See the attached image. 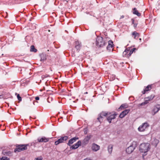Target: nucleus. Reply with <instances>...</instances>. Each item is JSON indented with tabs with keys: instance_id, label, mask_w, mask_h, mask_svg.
<instances>
[{
	"instance_id": "obj_1",
	"label": "nucleus",
	"mask_w": 160,
	"mask_h": 160,
	"mask_svg": "<svg viewBox=\"0 0 160 160\" xmlns=\"http://www.w3.org/2000/svg\"><path fill=\"white\" fill-rule=\"evenodd\" d=\"M150 144L148 143H144L140 144L139 150L142 152L145 153L147 152L150 148Z\"/></svg>"
},
{
	"instance_id": "obj_2",
	"label": "nucleus",
	"mask_w": 160,
	"mask_h": 160,
	"mask_svg": "<svg viewBox=\"0 0 160 160\" xmlns=\"http://www.w3.org/2000/svg\"><path fill=\"white\" fill-rule=\"evenodd\" d=\"M28 146V144H17L16 145V148L14 150L15 152H20L22 151L27 150V147Z\"/></svg>"
},
{
	"instance_id": "obj_3",
	"label": "nucleus",
	"mask_w": 160,
	"mask_h": 160,
	"mask_svg": "<svg viewBox=\"0 0 160 160\" xmlns=\"http://www.w3.org/2000/svg\"><path fill=\"white\" fill-rule=\"evenodd\" d=\"M111 112H102L98 115V119L100 122H101L103 120V117H106L110 114Z\"/></svg>"
},
{
	"instance_id": "obj_4",
	"label": "nucleus",
	"mask_w": 160,
	"mask_h": 160,
	"mask_svg": "<svg viewBox=\"0 0 160 160\" xmlns=\"http://www.w3.org/2000/svg\"><path fill=\"white\" fill-rule=\"evenodd\" d=\"M105 43H106L103 41L102 37H99L97 38L96 43L97 46L100 47H102L104 46Z\"/></svg>"
},
{
	"instance_id": "obj_5",
	"label": "nucleus",
	"mask_w": 160,
	"mask_h": 160,
	"mask_svg": "<svg viewBox=\"0 0 160 160\" xmlns=\"http://www.w3.org/2000/svg\"><path fill=\"white\" fill-rule=\"evenodd\" d=\"M149 126V124L147 122H145L140 125L138 128V129L140 132H143Z\"/></svg>"
},
{
	"instance_id": "obj_6",
	"label": "nucleus",
	"mask_w": 160,
	"mask_h": 160,
	"mask_svg": "<svg viewBox=\"0 0 160 160\" xmlns=\"http://www.w3.org/2000/svg\"><path fill=\"white\" fill-rule=\"evenodd\" d=\"M92 137L91 135H88L81 142V145L84 146L87 144L89 142V140Z\"/></svg>"
},
{
	"instance_id": "obj_7",
	"label": "nucleus",
	"mask_w": 160,
	"mask_h": 160,
	"mask_svg": "<svg viewBox=\"0 0 160 160\" xmlns=\"http://www.w3.org/2000/svg\"><path fill=\"white\" fill-rule=\"evenodd\" d=\"M160 110V105L157 104L153 108L151 112V113L152 115H154Z\"/></svg>"
},
{
	"instance_id": "obj_8",
	"label": "nucleus",
	"mask_w": 160,
	"mask_h": 160,
	"mask_svg": "<svg viewBox=\"0 0 160 160\" xmlns=\"http://www.w3.org/2000/svg\"><path fill=\"white\" fill-rule=\"evenodd\" d=\"M68 138V137L67 136H64L61 138L59 139L58 140L55 142V145H58L60 143L63 142L64 141H66Z\"/></svg>"
},
{
	"instance_id": "obj_9",
	"label": "nucleus",
	"mask_w": 160,
	"mask_h": 160,
	"mask_svg": "<svg viewBox=\"0 0 160 160\" xmlns=\"http://www.w3.org/2000/svg\"><path fill=\"white\" fill-rule=\"evenodd\" d=\"M116 115L117 114L115 113L112 114L111 113L110 115L106 116L107 117V121L110 123L111 122L112 120L115 118Z\"/></svg>"
},
{
	"instance_id": "obj_10",
	"label": "nucleus",
	"mask_w": 160,
	"mask_h": 160,
	"mask_svg": "<svg viewBox=\"0 0 160 160\" xmlns=\"http://www.w3.org/2000/svg\"><path fill=\"white\" fill-rule=\"evenodd\" d=\"M91 148L93 151L97 152L100 149V146L93 143L92 145Z\"/></svg>"
},
{
	"instance_id": "obj_11",
	"label": "nucleus",
	"mask_w": 160,
	"mask_h": 160,
	"mask_svg": "<svg viewBox=\"0 0 160 160\" xmlns=\"http://www.w3.org/2000/svg\"><path fill=\"white\" fill-rule=\"evenodd\" d=\"M50 138H47L45 137H42L41 138H38L37 140L39 142H46L49 141Z\"/></svg>"
},
{
	"instance_id": "obj_12",
	"label": "nucleus",
	"mask_w": 160,
	"mask_h": 160,
	"mask_svg": "<svg viewBox=\"0 0 160 160\" xmlns=\"http://www.w3.org/2000/svg\"><path fill=\"white\" fill-rule=\"evenodd\" d=\"M135 148V147L133 145H131L126 149V151L128 153L130 154L133 151Z\"/></svg>"
},
{
	"instance_id": "obj_13",
	"label": "nucleus",
	"mask_w": 160,
	"mask_h": 160,
	"mask_svg": "<svg viewBox=\"0 0 160 160\" xmlns=\"http://www.w3.org/2000/svg\"><path fill=\"white\" fill-rule=\"evenodd\" d=\"M129 109H126L122 112L119 116V117L120 118H122L129 112Z\"/></svg>"
},
{
	"instance_id": "obj_14",
	"label": "nucleus",
	"mask_w": 160,
	"mask_h": 160,
	"mask_svg": "<svg viewBox=\"0 0 160 160\" xmlns=\"http://www.w3.org/2000/svg\"><path fill=\"white\" fill-rule=\"evenodd\" d=\"M81 145V142L80 141H78L76 144L72 146L70 149H74L77 148L79 146Z\"/></svg>"
},
{
	"instance_id": "obj_15",
	"label": "nucleus",
	"mask_w": 160,
	"mask_h": 160,
	"mask_svg": "<svg viewBox=\"0 0 160 160\" xmlns=\"http://www.w3.org/2000/svg\"><path fill=\"white\" fill-rule=\"evenodd\" d=\"M155 96L154 95H151L150 96L146 98L144 102L145 104H146L148 103V101L152 100L154 98Z\"/></svg>"
},
{
	"instance_id": "obj_16",
	"label": "nucleus",
	"mask_w": 160,
	"mask_h": 160,
	"mask_svg": "<svg viewBox=\"0 0 160 160\" xmlns=\"http://www.w3.org/2000/svg\"><path fill=\"white\" fill-rule=\"evenodd\" d=\"M155 96L154 95H151L150 96L146 98L144 102L145 104H146L148 103V101L152 100L154 98Z\"/></svg>"
},
{
	"instance_id": "obj_17",
	"label": "nucleus",
	"mask_w": 160,
	"mask_h": 160,
	"mask_svg": "<svg viewBox=\"0 0 160 160\" xmlns=\"http://www.w3.org/2000/svg\"><path fill=\"white\" fill-rule=\"evenodd\" d=\"M78 138L76 137L71 138L69 141L68 143V145L69 146H71V144H72L73 142H75L76 140H78Z\"/></svg>"
},
{
	"instance_id": "obj_18",
	"label": "nucleus",
	"mask_w": 160,
	"mask_h": 160,
	"mask_svg": "<svg viewBox=\"0 0 160 160\" xmlns=\"http://www.w3.org/2000/svg\"><path fill=\"white\" fill-rule=\"evenodd\" d=\"M81 46V42H79L78 41L76 42L75 48L77 49V51H79V50Z\"/></svg>"
},
{
	"instance_id": "obj_19",
	"label": "nucleus",
	"mask_w": 160,
	"mask_h": 160,
	"mask_svg": "<svg viewBox=\"0 0 160 160\" xmlns=\"http://www.w3.org/2000/svg\"><path fill=\"white\" fill-rule=\"evenodd\" d=\"M41 57L40 61H44L47 59V55L44 53H42L40 55Z\"/></svg>"
},
{
	"instance_id": "obj_20",
	"label": "nucleus",
	"mask_w": 160,
	"mask_h": 160,
	"mask_svg": "<svg viewBox=\"0 0 160 160\" xmlns=\"http://www.w3.org/2000/svg\"><path fill=\"white\" fill-rule=\"evenodd\" d=\"M152 88L151 86V85H148L145 89H144L143 91H142V93L143 94H145V92L147 91L150 90Z\"/></svg>"
},
{
	"instance_id": "obj_21",
	"label": "nucleus",
	"mask_w": 160,
	"mask_h": 160,
	"mask_svg": "<svg viewBox=\"0 0 160 160\" xmlns=\"http://www.w3.org/2000/svg\"><path fill=\"white\" fill-rule=\"evenodd\" d=\"M113 45V43L112 41H109L108 45L107 48V49L110 50L111 48L112 47Z\"/></svg>"
},
{
	"instance_id": "obj_22",
	"label": "nucleus",
	"mask_w": 160,
	"mask_h": 160,
	"mask_svg": "<svg viewBox=\"0 0 160 160\" xmlns=\"http://www.w3.org/2000/svg\"><path fill=\"white\" fill-rule=\"evenodd\" d=\"M159 140L155 138L152 142V144L155 147H156L157 145L159 143Z\"/></svg>"
},
{
	"instance_id": "obj_23",
	"label": "nucleus",
	"mask_w": 160,
	"mask_h": 160,
	"mask_svg": "<svg viewBox=\"0 0 160 160\" xmlns=\"http://www.w3.org/2000/svg\"><path fill=\"white\" fill-rule=\"evenodd\" d=\"M133 14L137 15L138 16H141V13L138 12V11L137 10V9L136 8H134L133 9Z\"/></svg>"
},
{
	"instance_id": "obj_24",
	"label": "nucleus",
	"mask_w": 160,
	"mask_h": 160,
	"mask_svg": "<svg viewBox=\"0 0 160 160\" xmlns=\"http://www.w3.org/2000/svg\"><path fill=\"white\" fill-rule=\"evenodd\" d=\"M132 35L134 36V38L135 39H137L139 37V34L135 31L132 33Z\"/></svg>"
},
{
	"instance_id": "obj_25",
	"label": "nucleus",
	"mask_w": 160,
	"mask_h": 160,
	"mask_svg": "<svg viewBox=\"0 0 160 160\" xmlns=\"http://www.w3.org/2000/svg\"><path fill=\"white\" fill-rule=\"evenodd\" d=\"M129 48H126L123 53V56L124 57H127V55L129 53Z\"/></svg>"
},
{
	"instance_id": "obj_26",
	"label": "nucleus",
	"mask_w": 160,
	"mask_h": 160,
	"mask_svg": "<svg viewBox=\"0 0 160 160\" xmlns=\"http://www.w3.org/2000/svg\"><path fill=\"white\" fill-rule=\"evenodd\" d=\"M113 146L112 145H109L108 147V151L110 154L112 152Z\"/></svg>"
},
{
	"instance_id": "obj_27",
	"label": "nucleus",
	"mask_w": 160,
	"mask_h": 160,
	"mask_svg": "<svg viewBox=\"0 0 160 160\" xmlns=\"http://www.w3.org/2000/svg\"><path fill=\"white\" fill-rule=\"evenodd\" d=\"M129 48V53L127 55V57L128 58L132 54V53L134 52L135 51V50H136V48H133V49H131L130 51V49Z\"/></svg>"
},
{
	"instance_id": "obj_28",
	"label": "nucleus",
	"mask_w": 160,
	"mask_h": 160,
	"mask_svg": "<svg viewBox=\"0 0 160 160\" xmlns=\"http://www.w3.org/2000/svg\"><path fill=\"white\" fill-rule=\"evenodd\" d=\"M37 49H35L34 46L33 45H32L31 46L30 51L33 52H36L37 51Z\"/></svg>"
},
{
	"instance_id": "obj_29",
	"label": "nucleus",
	"mask_w": 160,
	"mask_h": 160,
	"mask_svg": "<svg viewBox=\"0 0 160 160\" xmlns=\"http://www.w3.org/2000/svg\"><path fill=\"white\" fill-rule=\"evenodd\" d=\"M127 107V105L126 104H122L119 107L118 109H122V108H126Z\"/></svg>"
},
{
	"instance_id": "obj_30",
	"label": "nucleus",
	"mask_w": 160,
	"mask_h": 160,
	"mask_svg": "<svg viewBox=\"0 0 160 160\" xmlns=\"http://www.w3.org/2000/svg\"><path fill=\"white\" fill-rule=\"evenodd\" d=\"M0 160H10V159L6 157H3L0 158Z\"/></svg>"
},
{
	"instance_id": "obj_31",
	"label": "nucleus",
	"mask_w": 160,
	"mask_h": 160,
	"mask_svg": "<svg viewBox=\"0 0 160 160\" xmlns=\"http://www.w3.org/2000/svg\"><path fill=\"white\" fill-rule=\"evenodd\" d=\"M16 95H17V97L18 99V100L19 101H21L22 100V98L20 96L19 94H17L16 93Z\"/></svg>"
},
{
	"instance_id": "obj_32",
	"label": "nucleus",
	"mask_w": 160,
	"mask_h": 160,
	"mask_svg": "<svg viewBox=\"0 0 160 160\" xmlns=\"http://www.w3.org/2000/svg\"><path fill=\"white\" fill-rule=\"evenodd\" d=\"M36 160H42V158L41 157H40L39 158H35Z\"/></svg>"
},
{
	"instance_id": "obj_33",
	"label": "nucleus",
	"mask_w": 160,
	"mask_h": 160,
	"mask_svg": "<svg viewBox=\"0 0 160 160\" xmlns=\"http://www.w3.org/2000/svg\"><path fill=\"white\" fill-rule=\"evenodd\" d=\"M84 132L85 134H87L88 132V129L87 128L84 129Z\"/></svg>"
},
{
	"instance_id": "obj_34",
	"label": "nucleus",
	"mask_w": 160,
	"mask_h": 160,
	"mask_svg": "<svg viewBox=\"0 0 160 160\" xmlns=\"http://www.w3.org/2000/svg\"><path fill=\"white\" fill-rule=\"evenodd\" d=\"M145 105V103H144V102H143L141 103V104H138V107H140L141 106H143V105Z\"/></svg>"
},
{
	"instance_id": "obj_35",
	"label": "nucleus",
	"mask_w": 160,
	"mask_h": 160,
	"mask_svg": "<svg viewBox=\"0 0 160 160\" xmlns=\"http://www.w3.org/2000/svg\"><path fill=\"white\" fill-rule=\"evenodd\" d=\"M39 99V98L38 97H35V99L36 100H38Z\"/></svg>"
},
{
	"instance_id": "obj_36",
	"label": "nucleus",
	"mask_w": 160,
	"mask_h": 160,
	"mask_svg": "<svg viewBox=\"0 0 160 160\" xmlns=\"http://www.w3.org/2000/svg\"><path fill=\"white\" fill-rule=\"evenodd\" d=\"M83 160H92L91 159H90L89 158H86L85 159Z\"/></svg>"
},
{
	"instance_id": "obj_37",
	"label": "nucleus",
	"mask_w": 160,
	"mask_h": 160,
	"mask_svg": "<svg viewBox=\"0 0 160 160\" xmlns=\"http://www.w3.org/2000/svg\"><path fill=\"white\" fill-rule=\"evenodd\" d=\"M124 18V16L123 15H122L121 17V18H120V19H121V18Z\"/></svg>"
},
{
	"instance_id": "obj_38",
	"label": "nucleus",
	"mask_w": 160,
	"mask_h": 160,
	"mask_svg": "<svg viewBox=\"0 0 160 160\" xmlns=\"http://www.w3.org/2000/svg\"><path fill=\"white\" fill-rule=\"evenodd\" d=\"M136 26H137V24H134V27H136Z\"/></svg>"
},
{
	"instance_id": "obj_39",
	"label": "nucleus",
	"mask_w": 160,
	"mask_h": 160,
	"mask_svg": "<svg viewBox=\"0 0 160 160\" xmlns=\"http://www.w3.org/2000/svg\"><path fill=\"white\" fill-rule=\"evenodd\" d=\"M133 22H134V20H132V23H133Z\"/></svg>"
},
{
	"instance_id": "obj_40",
	"label": "nucleus",
	"mask_w": 160,
	"mask_h": 160,
	"mask_svg": "<svg viewBox=\"0 0 160 160\" xmlns=\"http://www.w3.org/2000/svg\"><path fill=\"white\" fill-rule=\"evenodd\" d=\"M139 40H141V38H140Z\"/></svg>"
},
{
	"instance_id": "obj_41",
	"label": "nucleus",
	"mask_w": 160,
	"mask_h": 160,
	"mask_svg": "<svg viewBox=\"0 0 160 160\" xmlns=\"http://www.w3.org/2000/svg\"><path fill=\"white\" fill-rule=\"evenodd\" d=\"M8 153H10V152H8Z\"/></svg>"
}]
</instances>
